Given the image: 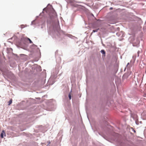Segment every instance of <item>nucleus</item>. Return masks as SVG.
Here are the masks:
<instances>
[{
  "label": "nucleus",
  "instance_id": "obj_1",
  "mask_svg": "<svg viewBox=\"0 0 146 146\" xmlns=\"http://www.w3.org/2000/svg\"><path fill=\"white\" fill-rule=\"evenodd\" d=\"M4 134L5 135V133L4 131L3 130L2 131V133L1 134V137L2 138H3V135Z\"/></svg>",
  "mask_w": 146,
  "mask_h": 146
},
{
  "label": "nucleus",
  "instance_id": "obj_2",
  "mask_svg": "<svg viewBox=\"0 0 146 146\" xmlns=\"http://www.w3.org/2000/svg\"><path fill=\"white\" fill-rule=\"evenodd\" d=\"M101 52L103 55V56H105V52L104 51V50H101Z\"/></svg>",
  "mask_w": 146,
  "mask_h": 146
},
{
  "label": "nucleus",
  "instance_id": "obj_3",
  "mask_svg": "<svg viewBox=\"0 0 146 146\" xmlns=\"http://www.w3.org/2000/svg\"><path fill=\"white\" fill-rule=\"evenodd\" d=\"M99 29H97L96 30H93V32L92 33H91V35H92V33H93V32H97L98 31V30Z\"/></svg>",
  "mask_w": 146,
  "mask_h": 146
},
{
  "label": "nucleus",
  "instance_id": "obj_4",
  "mask_svg": "<svg viewBox=\"0 0 146 146\" xmlns=\"http://www.w3.org/2000/svg\"><path fill=\"white\" fill-rule=\"evenodd\" d=\"M12 99H11L9 102V105H10L12 103Z\"/></svg>",
  "mask_w": 146,
  "mask_h": 146
},
{
  "label": "nucleus",
  "instance_id": "obj_5",
  "mask_svg": "<svg viewBox=\"0 0 146 146\" xmlns=\"http://www.w3.org/2000/svg\"><path fill=\"white\" fill-rule=\"evenodd\" d=\"M28 39L29 40V42L30 43H33V42L29 38H28Z\"/></svg>",
  "mask_w": 146,
  "mask_h": 146
},
{
  "label": "nucleus",
  "instance_id": "obj_6",
  "mask_svg": "<svg viewBox=\"0 0 146 146\" xmlns=\"http://www.w3.org/2000/svg\"><path fill=\"white\" fill-rule=\"evenodd\" d=\"M68 97L70 100L71 99V95L70 94H69L68 95Z\"/></svg>",
  "mask_w": 146,
  "mask_h": 146
},
{
  "label": "nucleus",
  "instance_id": "obj_7",
  "mask_svg": "<svg viewBox=\"0 0 146 146\" xmlns=\"http://www.w3.org/2000/svg\"><path fill=\"white\" fill-rule=\"evenodd\" d=\"M129 64V63H128L127 64V66Z\"/></svg>",
  "mask_w": 146,
  "mask_h": 146
},
{
  "label": "nucleus",
  "instance_id": "obj_8",
  "mask_svg": "<svg viewBox=\"0 0 146 146\" xmlns=\"http://www.w3.org/2000/svg\"><path fill=\"white\" fill-rule=\"evenodd\" d=\"M113 9V8H112V7H111V8H110V10H111V9Z\"/></svg>",
  "mask_w": 146,
  "mask_h": 146
}]
</instances>
